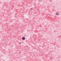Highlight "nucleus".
I'll return each mask as SVG.
<instances>
[{
  "mask_svg": "<svg viewBox=\"0 0 61 61\" xmlns=\"http://www.w3.org/2000/svg\"><path fill=\"white\" fill-rule=\"evenodd\" d=\"M19 44L20 45H21V43H19Z\"/></svg>",
  "mask_w": 61,
  "mask_h": 61,
  "instance_id": "4",
  "label": "nucleus"
},
{
  "mask_svg": "<svg viewBox=\"0 0 61 61\" xmlns=\"http://www.w3.org/2000/svg\"><path fill=\"white\" fill-rule=\"evenodd\" d=\"M31 10H33V8H31Z\"/></svg>",
  "mask_w": 61,
  "mask_h": 61,
  "instance_id": "3",
  "label": "nucleus"
},
{
  "mask_svg": "<svg viewBox=\"0 0 61 61\" xmlns=\"http://www.w3.org/2000/svg\"><path fill=\"white\" fill-rule=\"evenodd\" d=\"M22 39L23 40H25V38L24 37H22Z\"/></svg>",
  "mask_w": 61,
  "mask_h": 61,
  "instance_id": "1",
  "label": "nucleus"
},
{
  "mask_svg": "<svg viewBox=\"0 0 61 61\" xmlns=\"http://www.w3.org/2000/svg\"><path fill=\"white\" fill-rule=\"evenodd\" d=\"M56 15H59V14H57V13H56Z\"/></svg>",
  "mask_w": 61,
  "mask_h": 61,
  "instance_id": "2",
  "label": "nucleus"
}]
</instances>
